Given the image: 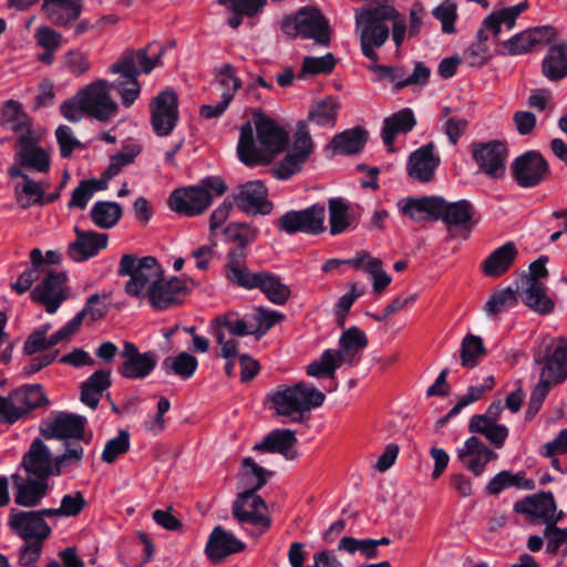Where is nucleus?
I'll return each instance as SVG.
<instances>
[{
  "instance_id": "nucleus-1",
  "label": "nucleus",
  "mask_w": 567,
  "mask_h": 567,
  "mask_svg": "<svg viewBox=\"0 0 567 567\" xmlns=\"http://www.w3.org/2000/svg\"><path fill=\"white\" fill-rule=\"evenodd\" d=\"M110 72L120 74V78L114 82L96 80L79 91V96L85 105L86 116L100 122H106L116 114L117 104L110 95L111 90L118 93L125 107L132 106L141 93V84L134 79L136 73L131 55L121 63L112 64Z\"/></svg>"
},
{
  "instance_id": "nucleus-2",
  "label": "nucleus",
  "mask_w": 567,
  "mask_h": 567,
  "mask_svg": "<svg viewBox=\"0 0 567 567\" xmlns=\"http://www.w3.org/2000/svg\"><path fill=\"white\" fill-rule=\"evenodd\" d=\"M533 363L538 368V382L532 390L526 419H533L549 391L567 380V339L540 336L533 348Z\"/></svg>"
},
{
  "instance_id": "nucleus-3",
  "label": "nucleus",
  "mask_w": 567,
  "mask_h": 567,
  "mask_svg": "<svg viewBox=\"0 0 567 567\" xmlns=\"http://www.w3.org/2000/svg\"><path fill=\"white\" fill-rule=\"evenodd\" d=\"M252 120L260 146L258 147L255 143L250 122L241 125L237 145L238 157L247 166L267 164L271 161L274 154H278L286 148L289 140L288 132L260 110L252 113Z\"/></svg>"
},
{
  "instance_id": "nucleus-4",
  "label": "nucleus",
  "mask_w": 567,
  "mask_h": 567,
  "mask_svg": "<svg viewBox=\"0 0 567 567\" xmlns=\"http://www.w3.org/2000/svg\"><path fill=\"white\" fill-rule=\"evenodd\" d=\"M395 18H399V11L385 2L355 11L357 31L360 33L361 50L365 58L373 62L379 60L375 49L388 41L390 23Z\"/></svg>"
},
{
  "instance_id": "nucleus-5",
  "label": "nucleus",
  "mask_w": 567,
  "mask_h": 567,
  "mask_svg": "<svg viewBox=\"0 0 567 567\" xmlns=\"http://www.w3.org/2000/svg\"><path fill=\"white\" fill-rule=\"evenodd\" d=\"M326 395L315 386L298 382L292 386H278L269 394V401L278 415L289 416L293 422H303L305 414L323 404Z\"/></svg>"
},
{
  "instance_id": "nucleus-6",
  "label": "nucleus",
  "mask_w": 567,
  "mask_h": 567,
  "mask_svg": "<svg viewBox=\"0 0 567 567\" xmlns=\"http://www.w3.org/2000/svg\"><path fill=\"white\" fill-rule=\"evenodd\" d=\"M227 190L225 181L219 176H207L199 184L181 187L169 195L168 206L178 214L197 216L212 204L213 196H221Z\"/></svg>"
},
{
  "instance_id": "nucleus-7",
  "label": "nucleus",
  "mask_w": 567,
  "mask_h": 567,
  "mask_svg": "<svg viewBox=\"0 0 567 567\" xmlns=\"http://www.w3.org/2000/svg\"><path fill=\"white\" fill-rule=\"evenodd\" d=\"M117 274L121 277H130L124 286L125 293L141 300H144L148 289L156 285L164 275L155 257L140 258L130 254L121 257Z\"/></svg>"
},
{
  "instance_id": "nucleus-8",
  "label": "nucleus",
  "mask_w": 567,
  "mask_h": 567,
  "mask_svg": "<svg viewBox=\"0 0 567 567\" xmlns=\"http://www.w3.org/2000/svg\"><path fill=\"white\" fill-rule=\"evenodd\" d=\"M50 401L41 384H25L0 395V423L13 424L27 419L32 411L47 408Z\"/></svg>"
},
{
  "instance_id": "nucleus-9",
  "label": "nucleus",
  "mask_w": 567,
  "mask_h": 567,
  "mask_svg": "<svg viewBox=\"0 0 567 567\" xmlns=\"http://www.w3.org/2000/svg\"><path fill=\"white\" fill-rule=\"evenodd\" d=\"M249 316L241 317L238 312L228 311L215 317L209 324L212 334L220 347L219 357L231 359L238 355L236 338L252 336Z\"/></svg>"
},
{
  "instance_id": "nucleus-10",
  "label": "nucleus",
  "mask_w": 567,
  "mask_h": 567,
  "mask_svg": "<svg viewBox=\"0 0 567 567\" xmlns=\"http://www.w3.org/2000/svg\"><path fill=\"white\" fill-rule=\"evenodd\" d=\"M281 30L289 37L301 35L306 39H313L318 44L324 47L330 43L329 22L315 8H302L295 17H285L281 21Z\"/></svg>"
},
{
  "instance_id": "nucleus-11",
  "label": "nucleus",
  "mask_w": 567,
  "mask_h": 567,
  "mask_svg": "<svg viewBox=\"0 0 567 567\" xmlns=\"http://www.w3.org/2000/svg\"><path fill=\"white\" fill-rule=\"evenodd\" d=\"M326 208L313 204L305 209L289 210L276 221L279 231L288 235L297 233L318 235L324 231Z\"/></svg>"
},
{
  "instance_id": "nucleus-12",
  "label": "nucleus",
  "mask_w": 567,
  "mask_h": 567,
  "mask_svg": "<svg viewBox=\"0 0 567 567\" xmlns=\"http://www.w3.org/2000/svg\"><path fill=\"white\" fill-rule=\"evenodd\" d=\"M66 280L68 276L63 271L48 272L31 290V300L44 307L48 313H55L60 306L69 298Z\"/></svg>"
},
{
  "instance_id": "nucleus-13",
  "label": "nucleus",
  "mask_w": 567,
  "mask_h": 567,
  "mask_svg": "<svg viewBox=\"0 0 567 567\" xmlns=\"http://www.w3.org/2000/svg\"><path fill=\"white\" fill-rule=\"evenodd\" d=\"M151 125L159 137L168 136L175 128L178 114V97L175 91L159 92L150 103Z\"/></svg>"
},
{
  "instance_id": "nucleus-14",
  "label": "nucleus",
  "mask_w": 567,
  "mask_h": 567,
  "mask_svg": "<svg viewBox=\"0 0 567 567\" xmlns=\"http://www.w3.org/2000/svg\"><path fill=\"white\" fill-rule=\"evenodd\" d=\"M471 153L480 171L488 177L498 179L505 175V161L508 154L505 143L496 140L473 143Z\"/></svg>"
},
{
  "instance_id": "nucleus-15",
  "label": "nucleus",
  "mask_w": 567,
  "mask_h": 567,
  "mask_svg": "<svg viewBox=\"0 0 567 567\" xmlns=\"http://www.w3.org/2000/svg\"><path fill=\"white\" fill-rule=\"evenodd\" d=\"M511 171L515 182L524 188L539 185L549 173V165L537 151H527L514 159Z\"/></svg>"
},
{
  "instance_id": "nucleus-16",
  "label": "nucleus",
  "mask_w": 567,
  "mask_h": 567,
  "mask_svg": "<svg viewBox=\"0 0 567 567\" xmlns=\"http://www.w3.org/2000/svg\"><path fill=\"white\" fill-rule=\"evenodd\" d=\"M556 37V31L550 25L529 28L512 38L499 42V53L509 55L525 54L549 44Z\"/></svg>"
},
{
  "instance_id": "nucleus-17",
  "label": "nucleus",
  "mask_w": 567,
  "mask_h": 567,
  "mask_svg": "<svg viewBox=\"0 0 567 567\" xmlns=\"http://www.w3.org/2000/svg\"><path fill=\"white\" fill-rule=\"evenodd\" d=\"M233 200L239 210L248 215H269L274 207L268 200V188L258 179L238 185Z\"/></svg>"
},
{
  "instance_id": "nucleus-18",
  "label": "nucleus",
  "mask_w": 567,
  "mask_h": 567,
  "mask_svg": "<svg viewBox=\"0 0 567 567\" xmlns=\"http://www.w3.org/2000/svg\"><path fill=\"white\" fill-rule=\"evenodd\" d=\"M8 525L10 529L19 536L23 542H40L51 535L49 524L35 514L34 511H19L11 508Z\"/></svg>"
},
{
  "instance_id": "nucleus-19",
  "label": "nucleus",
  "mask_w": 567,
  "mask_h": 567,
  "mask_svg": "<svg viewBox=\"0 0 567 567\" xmlns=\"http://www.w3.org/2000/svg\"><path fill=\"white\" fill-rule=\"evenodd\" d=\"M85 424L86 419L82 415L59 412L41 424L40 432L47 440H83Z\"/></svg>"
},
{
  "instance_id": "nucleus-20",
  "label": "nucleus",
  "mask_w": 567,
  "mask_h": 567,
  "mask_svg": "<svg viewBox=\"0 0 567 567\" xmlns=\"http://www.w3.org/2000/svg\"><path fill=\"white\" fill-rule=\"evenodd\" d=\"M527 8L528 3L524 1L516 6L493 11L483 20V28L478 30L476 41L474 43L487 44V32H491L493 39L497 41V45L499 47L503 30L511 31L515 27L517 18Z\"/></svg>"
},
{
  "instance_id": "nucleus-21",
  "label": "nucleus",
  "mask_w": 567,
  "mask_h": 567,
  "mask_svg": "<svg viewBox=\"0 0 567 567\" xmlns=\"http://www.w3.org/2000/svg\"><path fill=\"white\" fill-rule=\"evenodd\" d=\"M123 362L118 367V373L130 380H142L148 377L157 365L158 358L155 352H140L132 342H124L121 352Z\"/></svg>"
},
{
  "instance_id": "nucleus-22",
  "label": "nucleus",
  "mask_w": 567,
  "mask_h": 567,
  "mask_svg": "<svg viewBox=\"0 0 567 567\" xmlns=\"http://www.w3.org/2000/svg\"><path fill=\"white\" fill-rule=\"evenodd\" d=\"M437 210L435 220H442L451 237L458 228L470 230L473 226V216L475 208L467 199L456 202H447L439 196Z\"/></svg>"
},
{
  "instance_id": "nucleus-23",
  "label": "nucleus",
  "mask_w": 567,
  "mask_h": 567,
  "mask_svg": "<svg viewBox=\"0 0 567 567\" xmlns=\"http://www.w3.org/2000/svg\"><path fill=\"white\" fill-rule=\"evenodd\" d=\"M440 163L441 158L435 154V145L430 142L410 154L406 165L408 174L414 181L429 183L434 178Z\"/></svg>"
},
{
  "instance_id": "nucleus-24",
  "label": "nucleus",
  "mask_w": 567,
  "mask_h": 567,
  "mask_svg": "<svg viewBox=\"0 0 567 567\" xmlns=\"http://www.w3.org/2000/svg\"><path fill=\"white\" fill-rule=\"evenodd\" d=\"M75 240L68 246L66 254L75 262H83L107 247L109 236L104 233L85 231L74 227Z\"/></svg>"
},
{
  "instance_id": "nucleus-25",
  "label": "nucleus",
  "mask_w": 567,
  "mask_h": 567,
  "mask_svg": "<svg viewBox=\"0 0 567 567\" xmlns=\"http://www.w3.org/2000/svg\"><path fill=\"white\" fill-rule=\"evenodd\" d=\"M22 467L28 475L47 480L54 476L55 462L50 449L41 439H34L29 451L22 457Z\"/></svg>"
},
{
  "instance_id": "nucleus-26",
  "label": "nucleus",
  "mask_w": 567,
  "mask_h": 567,
  "mask_svg": "<svg viewBox=\"0 0 567 567\" xmlns=\"http://www.w3.org/2000/svg\"><path fill=\"white\" fill-rule=\"evenodd\" d=\"M237 504L238 503L236 498L233 504L234 517L239 523H248L256 527L257 536L264 534L266 530L270 528V517L261 512H265L267 509V505L259 495H257L256 493H251V495L245 497L243 503L239 504V509L236 512Z\"/></svg>"
},
{
  "instance_id": "nucleus-27",
  "label": "nucleus",
  "mask_w": 567,
  "mask_h": 567,
  "mask_svg": "<svg viewBox=\"0 0 567 567\" xmlns=\"http://www.w3.org/2000/svg\"><path fill=\"white\" fill-rule=\"evenodd\" d=\"M186 289L185 282L177 277L168 280L164 275L158 282L145 293L144 300H148L150 306L158 311L166 310L181 302L179 293Z\"/></svg>"
},
{
  "instance_id": "nucleus-28",
  "label": "nucleus",
  "mask_w": 567,
  "mask_h": 567,
  "mask_svg": "<svg viewBox=\"0 0 567 567\" xmlns=\"http://www.w3.org/2000/svg\"><path fill=\"white\" fill-rule=\"evenodd\" d=\"M496 457L497 454L476 436L468 437L464 443V447L457 451V458L475 476L482 475L485 466Z\"/></svg>"
},
{
  "instance_id": "nucleus-29",
  "label": "nucleus",
  "mask_w": 567,
  "mask_h": 567,
  "mask_svg": "<svg viewBox=\"0 0 567 567\" xmlns=\"http://www.w3.org/2000/svg\"><path fill=\"white\" fill-rule=\"evenodd\" d=\"M517 293L522 301L533 311L539 315L553 312L555 303L547 296V288L542 281L520 279L516 282Z\"/></svg>"
},
{
  "instance_id": "nucleus-30",
  "label": "nucleus",
  "mask_w": 567,
  "mask_h": 567,
  "mask_svg": "<svg viewBox=\"0 0 567 567\" xmlns=\"http://www.w3.org/2000/svg\"><path fill=\"white\" fill-rule=\"evenodd\" d=\"M245 544L234 534L216 526L210 533L205 546V553L213 563H220L226 557L244 550Z\"/></svg>"
},
{
  "instance_id": "nucleus-31",
  "label": "nucleus",
  "mask_w": 567,
  "mask_h": 567,
  "mask_svg": "<svg viewBox=\"0 0 567 567\" xmlns=\"http://www.w3.org/2000/svg\"><path fill=\"white\" fill-rule=\"evenodd\" d=\"M296 444V431L290 429H276L269 432L260 443L255 444L254 450L278 453L285 458L293 461L299 455L297 450H295Z\"/></svg>"
},
{
  "instance_id": "nucleus-32",
  "label": "nucleus",
  "mask_w": 567,
  "mask_h": 567,
  "mask_svg": "<svg viewBox=\"0 0 567 567\" xmlns=\"http://www.w3.org/2000/svg\"><path fill=\"white\" fill-rule=\"evenodd\" d=\"M14 503L23 507H34L40 504L48 494L49 484L47 480L30 476L22 480L18 474L12 475Z\"/></svg>"
},
{
  "instance_id": "nucleus-33",
  "label": "nucleus",
  "mask_w": 567,
  "mask_h": 567,
  "mask_svg": "<svg viewBox=\"0 0 567 567\" xmlns=\"http://www.w3.org/2000/svg\"><path fill=\"white\" fill-rule=\"evenodd\" d=\"M82 8V0H44L42 3V12L55 27H66L76 21Z\"/></svg>"
},
{
  "instance_id": "nucleus-34",
  "label": "nucleus",
  "mask_w": 567,
  "mask_h": 567,
  "mask_svg": "<svg viewBox=\"0 0 567 567\" xmlns=\"http://www.w3.org/2000/svg\"><path fill=\"white\" fill-rule=\"evenodd\" d=\"M554 499L551 492L528 495L514 504V512L524 514L532 520L538 519L546 525L549 511L554 508Z\"/></svg>"
},
{
  "instance_id": "nucleus-35",
  "label": "nucleus",
  "mask_w": 567,
  "mask_h": 567,
  "mask_svg": "<svg viewBox=\"0 0 567 567\" xmlns=\"http://www.w3.org/2000/svg\"><path fill=\"white\" fill-rule=\"evenodd\" d=\"M246 252L230 250L226 265V277L229 281L246 289L257 288L260 272H250L245 266Z\"/></svg>"
},
{
  "instance_id": "nucleus-36",
  "label": "nucleus",
  "mask_w": 567,
  "mask_h": 567,
  "mask_svg": "<svg viewBox=\"0 0 567 567\" xmlns=\"http://www.w3.org/2000/svg\"><path fill=\"white\" fill-rule=\"evenodd\" d=\"M243 472L240 474V481L246 487L244 492L237 496L236 512L239 509V504L243 503L245 497L256 493L262 488L267 483V477L271 474L267 472L262 466L258 465L251 457L243 458Z\"/></svg>"
},
{
  "instance_id": "nucleus-37",
  "label": "nucleus",
  "mask_w": 567,
  "mask_h": 567,
  "mask_svg": "<svg viewBox=\"0 0 567 567\" xmlns=\"http://www.w3.org/2000/svg\"><path fill=\"white\" fill-rule=\"evenodd\" d=\"M517 255L515 244L508 241L489 254L483 261L482 270L488 277H501L512 267Z\"/></svg>"
},
{
  "instance_id": "nucleus-38",
  "label": "nucleus",
  "mask_w": 567,
  "mask_h": 567,
  "mask_svg": "<svg viewBox=\"0 0 567 567\" xmlns=\"http://www.w3.org/2000/svg\"><path fill=\"white\" fill-rule=\"evenodd\" d=\"M439 196H423L419 198L405 197L398 204L401 213L414 221H422L425 215L429 219L435 220Z\"/></svg>"
},
{
  "instance_id": "nucleus-39",
  "label": "nucleus",
  "mask_w": 567,
  "mask_h": 567,
  "mask_svg": "<svg viewBox=\"0 0 567 567\" xmlns=\"http://www.w3.org/2000/svg\"><path fill=\"white\" fill-rule=\"evenodd\" d=\"M416 125L414 113L405 107L386 117L383 123L381 136L386 146H392L399 134L411 132Z\"/></svg>"
},
{
  "instance_id": "nucleus-40",
  "label": "nucleus",
  "mask_w": 567,
  "mask_h": 567,
  "mask_svg": "<svg viewBox=\"0 0 567 567\" xmlns=\"http://www.w3.org/2000/svg\"><path fill=\"white\" fill-rule=\"evenodd\" d=\"M165 53V49L159 43H150L147 48L140 49L136 52L134 51H125L122 58L116 62L121 63L127 55L132 56L133 66L135 70L134 79L137 80V76L141 73H151L156 65L161 63V59Z\"/></svg>"
},
{
  "instance_id": "nucleus-41",
  "label": "nucleus",
  "mask_w": 567,
  "mask_h": 567,
  "mask_svg": "<svg viewBox=\"0 0 567 567\" xmlns=\"http://www.w3.org/2000/svg\"><path fill=\"white\" fill-rule=\"evenodd\" d=\"M111 370H96L81 384V401L91 409H96L102 394L111 386Z\"/></svg>"
},
{
  "instance_id": "nucleus-42",
  "label": "nucleus",
  "mask_w": 567,
  "mask_h": 567,
  "mask_svg": "<svg viewBox=\"0 0 567 567\" xmlns=\"http://www.w3.org/2000/svg\"><path fill=\"white\" fill-rule=\"evenodd\" d=\"M368 132L361 127L346 130L337 134L328 145L334 154L353 155L359 153L367 143Z\"/></svg>"
},
{
  "instance_id": "nucleus-43",
  "label": "nucleus",
  "mask_w": 567,
  "mask_h": 567,
  "mask_svg": "<svg viewBox=\"0 0 567 567\" xmlns=\"http://www.w3.org/2000/svg\"><path fill=\"white\" fill-rule=\"evenodd\" d=\"M543 74L550 81L567 76V42L551 45L542 64Z\"/></svg>"
},
{
  "instance_id": "nucleus-44",
  "label": "nucleus",
  "mask_w": 567,
  "mask_h": 567,
  "mask_svg": "<svg viewBox=\"0 0 567 567\" xmlns=\"http://www.w3.org/2000/svg\"><path fill=\"white\" fill-rule=\"evenodd\" d=\"M536 484L533 480L525 477V472L512 473L511 471H502L492 477L486 486V491L491 495H498L506 488L516 487L524 491H533Z\"/></svg>"
},
{
  "instance_id": "nucleus-45",
  "label": "nucleus",
  "mask_w": 567,
  "mask_h": 567,
  "mask_svg": "<svg viewBox=\"0 0 567 567\" xmlns=\"http://www.w3.org/2000/svg\"><path fill=\"white\" fill-rule=\"evenodd\" d=\"M339 109L340 103L338 100L329 95L312 103L308 118L319 126L333 127L337 122Z\"/></svg>"
},
{
  "instance_id": "nucleus-46",
  "label": "nucleus",
  "mask_w": 567,
  "mask_h": 567,
  "mask_svg": "<svg viewBox=\"0 0 567 567\" xmlns=\"http://www.w3.org/2000/svg\"><path fill=\"white\" fill-rule=\"evenodd\" d=\"M122 215V207L115 202L99 200L94 203L90 210L92 221L102 229L113 228Z\"/></svg>"
},
{
  "instance_id": "nucleus-47",
  "label": "nucleus",
  "mask_w": 567,
  "mask_h": 567,
  "mask_svg": "<svg viewBox=\"0 0 567 567\" xmlns=\"http://www.w3.org/2000/svg\"><path fill=\"white\" fill-rule=\"evenodd\" d=\"M257 288L265 293L269 301L278 306L285 305L291 293L289 287L278 276L267 271H260Z\"/></svg>"
},
{
  "instance_id": "nucleus-48",
  "label": "nucleus",
  "mask_w": 567,
  "mask_h": 567,
  "mask_svg": "<svg viewBox=\"0 0 567 567\" xmlns=\"http://www.w3.org/2000/svg\"><path fill=\"white\" fill-rule=\"evenodd\" d=\"M20 166L33 169L39 173H47L50 169V155L42 147L32 145V142L21 146L17 153Z\"/></svg>"
},
{
  "instance_id": "nucleus-49",
  "label": "nucleus",
  "mask_w": 567,
  "mask_h": 567,
  "mask_svg": "<svg viewBox=\"0 0 567 567\" xmlns=\"http://www.w3.org/2000/svg\"><path fill=\"white\" fill-rule=\"evenodd\" d=\"M468 431L484 435L496 449H501L508 436V429L505 425L485 423V419L481 416L471 417Z\"/></svg>"
},
{
  "instance_id": "nucleus-50",
  "label": "nucleus",
  "mask_w": 567,
  "mask_h": 567,
  "mask_svg": "<svg viewBox=\"0 0 567 567\" xmlns=\"http://www.w3.org/2000/svg\"><path fill=\"white\" fill-rule=\"evenodd\" d=\"M162 367L166 373L175 374L183 380L190 379L198 367V360L188 352H181L175 357H167L163 360Z\"/></svg>"
},
{
  "instance_id": "nucleus-51",
  "label": "nucleus",
  "mask_w": 567,
  "mask_h": 567,
  "mask_svg": "<svg viewBox=\"0 0 567 567\" xmlns=\"http://www.w3.org/2000/svg\"><path fill=\"white\" fill-rule=\"evenodd\" d=\"M251 323L252 336L258 340L264 337L274 326L285 319V315L276 310L257 308L255 312L248 315Z\"/></svg>"
},
{
  "instance_id": "nucleus-52",
  "label": "nucleus",
  "mask_w": 567,
  "mask_h": 567,
  "mask_svg": "<svg viewBox=\"0 0 567 567\" xmlns=\"http://www.w3.org/2000/svg\"><path fill=\"white\" fill-rule=\"evenodd\" d=\"M329 224L331 235L341 234L352 225L349 207L341 198L329 199Z\"/></svg>"
},
{
  "instance_id": "nucleus-53",
  "label": "nucleus",
  "mask_w": 567,
  "mask_h": 567,
  "mask_svg": "<svg viewBox=\"0 0 567 567\" xmlns=\"http://www.w3.org/2000/svg\"><path fill=\"white\" fill-rule=\"evenodd\" d=\"M517 301V288L513 289L512 287H507L505 289L496 290L493 292V295L485 303L484 309L487 316H496L516 306Z\"/></svg>"
},
{
  "instance_id": "nucleus-54",
  "label": "nucleus",
  "mask_w": 567,
  "mask_h": 567,
  "mask_svg": "<svg viewBox=\"0 0 567 567\" xmlns=\"http://www.w3.org/2000/svg\"><path fill=\"white\" fill-rule=\"evenodd\" d=\"M486 350L481 337L467 334L461 346V364L464 368L473 369L478 364V358L485 355Z\"/></svg>"
},
{
  "instance_id": "nucleus-55",
  "label": "nucleus",
  "mask_w": 567,
  "mask_h": 567,
  "mask_svg": "<svg viewBox=\"0 0 567 567\" xmlns=\"http://www.w3.org/2000/svg\"><path fill=\"white\" fill-rule=\"evenodd\" d=\"M257 229L246 223H230L224 230L225 238L230 243H236L238 248L235 250L245 251V247L257 237Z\"/></svg>"
},
{
  "instance_id": "nucleus-56",
  "label": "nucleus",
  "mask_w": 567,
  "mask_h": 567,
  "mask_svg": "<svg viewBox=\"0 0 567 567\" xmlns=\"http://www.w3.org/2000/svg\"><path fill=\"white\" fill-rule=\"evenodd\" d=\"M142 147L138 144H126L122 150L111 157L110 165L104 175L106 178H112L117 175L121 169L133 163L135 157L141 153Z\"/></svg>"
},
{
  "instance_id": "nucleus-57",
  "label": "nucleus",
  "mask_w": 567,
  "mask_h": 567,
  "mask_svg": "<svg viewBox=\"0 0 567 567\" xmlns=\"http://www.w3.org/2000/svg\"><path fill=\"white\" fill-rule=\"evenodd\" d=\"M17 202L21 208H29L32 205H44V190L39 183L30 177L19 190H16Z\"/></svg>"
},
{
  "instance_id": "nucleus-58",
  "label": "nucleus",
  "mask_w": 567,
  "mask_h": 567,
  "mask_svg": "<svg viewBox=\"0 0 567 567\" xmlns=\"http://www.w3.org/2000/svg\"><path fill=\"white\" fill-rule=\"evenodd\" d=\"M130 450V434L125 430H121L117 436L109 440L104 446L101 458L107 464H112L115 460L125 454Z\"/></svg>"
},
{
  "instance_id": "nucleus-59",
  "label": "nucleus",
  "mask_w": 567,
  "mask_h": 567,
  "mask_svg": "<svg viewBox=\"0 0 567 567\" xmlns=\"http://www.w3.org/2000/svg\"><path fill=\"white\" fill-rule=\"evenodd\" d=\"M334 65L336 59L332 53H327L319 58L307 56L303 59L299 76L303 78L307 74L330 73L334 69Z\"/></svg>"
},
{
  "instance_id": "nucleus-60",
  "label": "nucleus",
  "mask_w": 567,
  "mask_h": 567,
  "mask_svg": "<svg viewBox=\"0 0 567 567\" xmlns=\"http://www.w3.org/2000/svg\"><path fill=\"white\" fill-rule=\"evenodd\" d=\"M215 82L223 90L221 96L229 95V102L241 86V81L236 76L230 64H225L219 69Z\"/></svg>"
},
{
  "instance_id": "nucleus-61",
  "label": "nucleus",
  "mask_w": 567,
  "mask_h": 567,
  "mask_svg": "<svg viewBox=\"0 0 567 567\" xmlns=\"http://www.w3.org/2000/svg\"><path fill=\"white\" fill-rule=\"evenodd\" d=\"M338 549L347 551L350 555L357 551L361 553L367 559H372L378 556V551L373 550L372 539H357L350 536L342 537L338 544Z\"/></svg>"
},
{
  "instance_id": "nucleus-62",
  "label": "nucleus",
  "mask_w": 567,
  "mask_h": 567,
  "mask_svg": "<svg viewBox=\"0 0 567 567\" xmlns=\"http://www.w3.org/2000/svg\"><path fill=\"white\" fill-rule=\"evenodd\" d=\"M364 270L372 278L373 292L380 295L390 284L391 277L383 270L382 261L379 258H370L365 265Z\"/></svg>"
},
{
  "instance_id": "nucleus-63",
  "label": "nucleus",
  "mask_w": 567,
  "mask_h": 567,
  "mask_svg": "<svg viewBox=\"0 0 567 567\" xmlns=\"http://www.w3.org/2000/svg\"><path fill=\"white\" fill-rule=\"evenodd\" d=\"M544 536L547 539L546 551L556 555L561 548L563 556H567V528L545 527Z\"/></svg>"
},
{
  "instance_id": "nucleus-64",
  "label": "nucleus",
  "mask_w": 567,
  "mask_h": 567,
  "mask_svg": "<svg viewBox=\"0 0 567 567\" xmlns=\"http://www.w3.org/2000/svg\"><path fill=\"white\" fill-rule=\"evenodd\" d=\"M339 346L355 355L368 346V338L358 327H351L340 336Z\"/></svg>"
}]
</instances>
